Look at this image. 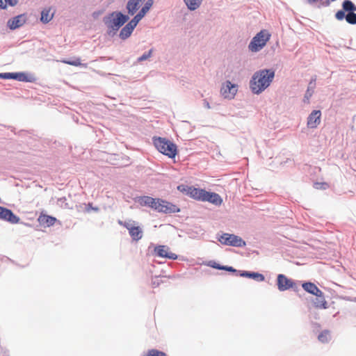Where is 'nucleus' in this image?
<instances>
[{
	"label": "nucleus",
	"mask_w": 356,
	"mask_h": 356,
	"mask_svg": "<svg viewBox=\"0 0 356 356\" xmlns=\"http://www.w3.org/2000/svg\"><path fill=\"white\" fill-rule=\"evenodd\" d=\"M178 189L184 191L186 195L197 201L208 202L216 206H220L222 203V197L218 193L213 192H209L204 189L193 186H188L185 188L184 186H179Z\"/></svg>",
	"instance_id": "nucleus-1"
},
{
	"label": "nucleus",
	"mask_w": 356,
	"mask_h": 356,
	"mask_svg": "<svg viewBox=\"0 0 356 356\" xmlns=\"http://www.w3.org/2000/svg\"><path fill=\"white\" fill-rule=\"evenodd\" d=\"M274 76L273 70H261L255 72L250 83L252 91L255 94L261 93L270 86Z\"/></svg>",
	"instance_id": "nucleus-2"
},
{
	"label": "nucleus",
	"mask_w": 356,
	"mask_h": 356,
	"mask_svg": "<svg viewBox=\"0 0 356 356\" xmlns=\"http://www.w3.org/2000/svg\"><path fill=\"white\" fill-rule=\"evenodd\" d=\"M152 4L153 0H148L147 2H145L144 6L141 8L139 13L124 27L122 29L120 33V37L122 40H125L131 35L138 23L149 11L150 8L152 6Z\"/></svg>",
	"instance_id": "nucleus-3"
},
{
	"label": "nucleus",
	"mask_w": 356,
	"mask_h": 356,
	"mask_svg": "<svg viewBox=\"0 0 356 356\" xmlns=\"http://www.w3.org/2000/svg\"><path fill=\"white\" fill-rule=\"evenodd\" d=\"M153 143L159 152L170 159L175 158L177 154V145L165 138L154 137Z\"/></svg>",
	"instance_id": "nucleus-4"
},
{
	"label": "nucleus",
	"mask_w": 356,
	"mask_h": 356,
	"mask_svg": "<svg viewBox=\"0 0 356 356\" xmlns=\"http://www.w3.org/2000/svg\"><path fill=\"white\" fill-rule=\"evenodd\" d=\"M343 10H338L335 14L337 20L341 21L344 18L348 23L356 24V6L350 0H345L342 3Z\"/></svg>",
	"instance_id": "nucleus-5"
},
{
	"label": "nucleus",
	"mask_w": 356,
	"mask_h": 356,
	"mask_svg": "<svg viewBox=\"0 0 356 356\" xmlns=\"http://www.w3.org/2000/svg\"><path fill=\"white\" fill-rule=\"evenodd\" d=\"M129 19L127 15L120 12H113L104 19V22L108 29V33H115Z\"/></svg>",
	"instance_id": "nucleus-6"
},
{
	"label": "nucleus",
	"mask_w": 356,
	"mask_h": 356,
	"mask_svg": "<svg viewBox=\"0 0 356 356\" xmlns=\"http://www.w3.org/2000/svg\"><path fill=\"white\" fill-rule=\"evenodd\" d=\"M271 35L267 30H261L251 40L248 48L252 52H257L263 49L270 40Z\"/></svg>",
	"instance_id": "nucleus-7"
},
{
	"label": "nucleus",
	"mask_w": 356,
	"mask_h": 356,
	"mask_svg": "<svg viewBox=\"0 0 356 356\" xmlns=\"http://www.w3.org/2000/svg\"><path fill=\"white\" fill-rule=\"evenodd\" d=\"M219 242L225 245L243 247L245 242L239 236L231 234H223L218 239Z\"/></svg>",
	"instance_id": "nucleus-8"
},
{
	"label": "nucleus",
	"mask_w": 356,
	"mask_h": 356,
	"mask_svg": "<svg viewBox=\"0 0 356 356\" xmlns=\"http://www.w3.org/2000/svg\"><path fill=\"white\" fill-rule=\"evenodd\" d=\"M154 209L165 213H177L180 211L177 205L159 198H157Z\"/></svg>",
	"instance_id": "nucleus-9"
},
{
	"label": "nucleus",
	"mask_w": 356,
	"mask_h": 356,
	"mask_svg": "<svg viewBox=\"0 0 356 356\" xmlns=\"http://www.w3.org/2000/svg\"><path fill=\"white\" fill-rule=\"evenodd\" d=\"M119 224L126 227L129 230V233L134 241H139L143 237V231L139 226H134L129 222L119 221Z\"/></svg>",
	"instance_id": "nucleus-10"
},
{
	"label": "nucleus",
	"mask_w": 356,
	"mask_h": 356,
	"mask_svg": "<svg viewBox=\"0 0 356 356\" xmlns=\"http://www.w3.org/2000/svg\"><path fill=\"white\" fill-rule=\"evenodd\" d=\"M237 92V85L227 81L224 83L220 89V93L226 99H233Z\"/></svg>",
	"instance_id": "nucleus-11"
},
{
	"label": "nucleus",
	"mask_w": 356,
	"mask_h": 356,
	"mask_svg": "<svg viewBox=\"0 0 356 356\" xmlns=\"http://www.w3.org/2000/svg\"><path fill=\"white\" fill-rule=\"evenodd\" d=\"M321 112L319 110L313 111L307 118V127L311 129H315L321 123Z\"/></svg>",
	"instance_id": "nucleus-12"
},
{
	"label": "nucleus",
	"mask_w": 356,
	"mask_h": 356,
	"mask_svg": "<svg viewBox=\"0 0 356 356\" xmlns=\"http://www.w3.org/2000/svg\"><path fill=\"white\" fill-rule=\"evenodd\" d=\"M295 285L294 282L287 278L285 275L280 274L277 276V287L281 291H286L291 288H293Z\"/></svg>",
	"instance_id": "nucleus-13"
},
{
	"label": "nucleus",
	"mask_w": 356,
	"mask_h": 356,
	"mask_svg": "<svg viewBox=\"0 0 356 356\" xmlns=\"http://www.w3.org/2000/svg\"><path fill=\"white\" fill-rule=\"evenodd\" d=\"M154 252L158 257H165L171 259H176L177 256L176 254L170 252L169 248L165 245H159L155 248Z\"/></svg>",
	"instance_id": "nucleus-14"
},
{
	"label": "nucleus",
	"mask_w": 356,
	"mask_h": 356,
	"mask_svg": "<svg viewBox=\"0 0 356 356\" xmlns=\"http://www.w3.org/2000/svg\"><path fill=\"white\" fill-rule=\"evenodd\" d=\"M0 219L7 220L11 223H16L19 221V218L10 209L3 207H0Z\"/></svg>",
	"instance_id": "nucleus-15"
},
{
	"label": "nucleus",
	"mask_w": 356,
	"mask_h": 356,
	"mask_svg": "<svg viewBox=\"0 0 356 356\" xmlns=\"http://www.w3.org/2000/svg\"><path fill=\"white\" fill-rule=\"evenodd\" d=\"M147 1L146 0V2ZM145 1V0H129L127 5L128 13L131 15H134Z\"/></svg>",
	"instance_id": "nucleus-16"
},
{
	"label": "nucleus",
	"mask_w": 356,
	"mask_h": 356,
	"mask_svg": "<svg viewBox=\"0 0 356 356\" xmlns=\"http://www.w3.org/2000/svg\"><path fill=\"white\" fill-rule=\"evenodd\" d=\"M38 220L40 225L44 227H50L54 225L57 220L53 216L42 213L39 216Z\"/></svg>",
	"instance_id": "nucleus-17"
},
{
	"label": "nucleus",
	"mask_w": 356,
	"mask_h": 356,
	"mask_svg": "<svg viewBox=\"0 0 356 356\" xmlns=\"http://www.w3.org/2000/svg\"><path fill=\"white\" fill-rule=\"evenodd\" d=\"M302 287L305 291L316 296H320L322 294V291L312 282H305L302 284Z\"/></svg>",
	"instance_id": "nucleus-18"
},
{
	"label": "nucleus",
	"mask_w": 356,
	"mask_h": 356,
	"mask_svg": "<svg viewBox=\"0 0 356 356\" xmlns=\"http://www.w3.org/2000/svg\"><path fill=\"white\" fill-rule=\"evenodd\" d=\"M157 198H153L149 196H143L139 198V203L142 206H148L152 209H155Z\"/></svg>",
	"instance_id": "nucleus-19"
},
{
	"label": "nucleus",
	"mask_w": 356,
	"mask_h": 356,
	"mask_svg": "<svg viewBox=\"0 0 356 356\" xmlns=\"http://www.w3.org/2000/svg\"><path fill=\"white\" fill-rule=\"evenodd\" d=\"M314 306L319 309H327L328 307L327 302L326 301L323 292L321 296H316V300L314 302Z\"/></svg>",
	"instance_id": "nucleus-20"
},
{
	"label": "nucleus",
	"mask_w": 356,
	"mask_h": 356,
	"mask_svg": "<svg viewBox=\"0 0 356 356\" xmlns=\"http://www.w3.org/2000/svg\"><path fill=\"white\" fill-rule=\"evenodd\" d=\"M184 1L190 10H195L200 6L202 0H184Z\"/></svg>",
	"instance_id": "nucleus-21"
},
{
	"label": "nucleus",
	"mask_w": 356,
	"mask_h": 356,
	"mask_svg": "<svg viewBox=\"0 0 356 356\" xmlns=\"http://www.w3.org/2000/svg\"><path fill=\"white\" fill-rule=\"evenodd\" d=\"M241 276L252 278L257 281H264V276L262 274H260L258 273H251V272L245 271L241 274Z\"/></svg>",
	"instance_id": "nucleus-22"
},
{
	"label": "nucleus",
	"mask_w": 356,
	"mask_h": 356,
	"mask_svg": "<svg viewBox=\"0 0 356 356\" xmlns=\"http://www.w3.org/2000/svg\"><path fill=\"white\" fill-rule=\"evenodd\" d=\"M54 13H51V9H44L41 13V21L44 23H47L53 18Z\"/></svg>",
	"instance_id": "nucleus-23"
},
{
	"label": "nucleus",
	"mask_w": 356,
	"mask_h": 356,
	"mask_svg": "<svg viewBox=\"0 0 356 356\" xmlns=\"http://www.w3.org/2000/svg\"><path fill=\"white\" fill-rule=\"evenodd\" d=\"M0 78L6 79H17V80L21 81V80H22V73H21V72H19V73H10V72L0 73Z\"/></svg>",
	"instance_id": "nucleus-24"
},
{
	"label": "nucleus",
	"mask_w": 356,
	"mask_h": 356,
	"mask_svg": "<svg viewBox=\"0 0 356 356\" xmlns=\"http://www.w3.org/2000/svg\"><path fill=\"white\" fill-rule=\"evenodd\" d=\"M22 15H18L8 22V26L10 29H15L21 26V18Z\"/></svg>",
	"instance_id": "nucleus-25"
},
{
	"label": "nucleus",
	"mask_w": 356,
	"mask_h": 356,
	"mask_svg": "<svg viewBox=\"0 0 356 356\" xmlns=\"http://www.w3.org/2000/svg\"><path fill=\"white\" fill-rule=\"evenodd\" d=\"M318 339L322 343H328L331 340L330 331L323 330L321 332L318 337Z\"/></svg>",
	"instance_id": "nucleus-26"
},
{
	"label": "nucleus",
	"mask_w": 356,
	"mask_h": 356,
	"mask_svg": "<svg viewBox=\"0 0 356 356\" xmlns=\"http://www.w3.org/2000/svg\"><path fill=\"white\" fill-rule=\"evenodd\" d=\"M143 356H167V355L161 350L157 349H150Z\"/></svg>",
	"instance_id": "nucleus-27"
},
{
	"label": "nucleus",
	"mask_w": 356,
	"mask_h": 356,
	"mask_svg": "<svg viewBox=\"0 0 356 356\" xmlns=\"http://www.w3.org/2000/svg\"><path fill=\"white\" fill-rule=\"evenodd\" d=\"M63 63H65V64H68V65H73V66H83L85 67H86V64H82L81 63V60L80 58H75L72 60H62Z\"/></svg>",
	"instance_id": "nucleus-28"
},
{
	"label": "nucleus",
	"mask_w": 356,
	"mask_h": 356,
	"mask_svg": "<svg viewBox=\"0 0 356 356\" xmlns=\"http://www.w3.org/2000/svg\"><path fill=\"white\" fill-rule=\"evenodd\" d=\"M153 50L150 49L148 52L145 53L143 55H142L140 57L138 58V60L139 62H142L143 60H145L151 57Z\"/></svg>",
	"instance_id": "nucleus-29"
},
{
	"label": "nucleus",
	"mask_w": 356,
	"mask_h": 356,
	"mask_svg": "<svg viewBox=\"0 0 356 356\" xmlns=\"http://www.w3.org/2000/svg\"><path fill=\"white\" fill-rule=\"evenodd\" d=\"M307 1H308V2L309 3H314L320 1L321 2L320 5L321 6H327L330 5V1H326L325 2H323L322 0H307Z\"/></svg>",
	"instance_id": "nucleus-30"
},
{
	"label": "nucleus",
	"mask_w": 356,
	"mask_h": 356,
	"mask_svg": "<svg viewBox=\"0 0 356 356\" xmlns=\"http://www.w3.org/2000/svg\"><path fill=\"white\" fill-rule=\"evenodd\" d=\"M314 186L316 189H325L327 184L326 183H315Z\"/></svg>",
	"instance_id": "nucleus-31"
},
{
	"label": "nucleus",
	"mask_w": 356,
	"mask_h": 356,
	"mask_svg": "<svg viewBox=\"0 0 356 356\" xmlns=\"http://www.w3.org/2000/svg\"><path fill=\"white\" fill-rule=\"evenodd\" d=\"M208 266L210 267H212L213 268L219 269V270H221V267H222V266L216 263L215 261H209L208 264Z\"/></svg>",
	"instance_id": "nucleus-32"
},
{
	"label": "nucleus",
	"mask_w": 356,
	"mask_h": 356,
	"mask_svg": "<svg viewBox=\"0 0 356 356\" xmlns=\"http://www.w3.org/2000/svg\"><path fill=\"white\" fill-rule=\"evenodd\" d=\"M312 94H313V91L309 92V90H307V91L305 95V97H304V101L307 103H309V99L312 97Z\"/></svg>",
	"instance_id": "nucleus-33"
},
{
	"label": "nucleus",
	"mask_w": 356,
	"mask_h": 356,
	"mask_svg": "<svg viewBox=\"0 0 356 356\" xmlns=\"http://www.w3.org/2000/svg\"><path fill=\"white\" fill-rule=\"evenodd\" d=\"M315 81H316V79H314L309 83L307 90H309V92L314 91V88H315Z\"/></svg>",
	"instance_id": "nucleus-34"
},
{
	"label": "nucleus",
	"mask_w": 356,
	"mask_h": 356,
	"mask_svg": "<svg viewBox=\"0 0 356 356\" xmlns=\"http://www.w3.org/2000/svg\"><path fill=\"white\" fill-rule=\"evenodd\" d=\"M315 81H316V79H314L309 83L307 90H309V92L314 91V88H315Z\"/></svg>",
	"instance_id": "nucleus-35"
},
{
	"label": "nucleus",
	"mask_w": 356,
	"mask_h": 356,
	"mask_svg": "<svg viewBox=\"0 0 356 356\" xmlns=\"http://www.w3.org/2000/svg\"><path fill=\"white\" fill-rule=\"evenodd\" d=\"M315 81H316V79H314L309 83L307 90H309V92L314 91V88H315Z\"/></svg>",
	"instance_id": "nucleus-36"
},
{
	"label": "nucleus",
	"mask_w": 356,
	"mask_h": 356,
	"mask_svg": "<svg viewBox=\"0 0 356 356\" xmlns=\"http://www.w3.org/2000/svg\"><path fill=\"white\" fill-rule=\"evenodd\" d=\"M221 270H225L229 271V272H236V269H234L233 267L227 266H222Z\"/></svg>",
	"instance_id": "nucleus-37"
},
{
	"label": "nucleus",
	"mask_w": 356,
	"mask_h": 356,
	"mask_svg": "<svg viewBox=\"0 0 356 356\" xmlns=\"http://www.w3.org/2000/svg\"><path fill=\"white\" fill-rule=\"evenodd\" d=\"M7 0H0V8L5 9L7 8Z\"/></svg>",
	"instance_id": "nucleus-38"
},
{
	"label": "nucleus",
	"mask_w": 356,
	"mask_h": 356,
	"mask_svg": "<svg viewBox=\"0 0 356 356\" xmlns=\"http://www.w3.org/2000/svg\"><path fill=\"white\" fill-rule=\"evenodd\" d=\"M19 0H7V5H9L10 6H15Z\"/></svg>",
	"instance_id": "nucleus-39"
},
{
	"label": "nucleus",
	"mask_w": 356,
	"mask_h": 356,
	"mask_svg": "<svg viewBox=\"0 0 356 356\" xmlns=\"http://www.w3.org/2000/svg\"><path fill=\"white\" fill-rule=\"evenodd\" d=\"M23 79L24 81H32L33 80V79L28 78L27 75L25 73H24Z\"/></svg>",
	"instance_id": "nucleus-40"
},
{
	"label": "nucleus",
	"mask_w": 356,
	"mask_h": 356,
	"mask_svg": "<svg viewBox=\"0 0 356 356\" xmlns=\"http://www.w3.org/2000/svg\"><path fill=\"white\" fill-rule=\"evenodd\" d=\"M204 106L205 108H207L208 109H209L211 108L209 103L206 99L204 100Z\"/></svg>",
	"instance_id": "nucleus-41"
},
{
	"label": "nucleus",
	"mask_w": 356,
	"mask_h": 356,
	"mask_svg": "<svg viewBox=\"0 0 356 356\" xmlns=\"http://www.w3.org/2000/svg\"><path fill=\"white\" fill-rule=\"evenodd\" d=\"M152 284H153L154 286H159V282H156L155 281H154L152 282Z\"/></svg>",
	"instance_id": "nucleus-42"
}]
</instances>
